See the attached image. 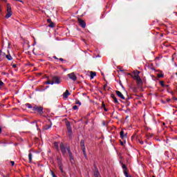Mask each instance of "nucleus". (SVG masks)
Returning <instances> with one entry per match:
<instances>
[{"mask_svg": "<svg viewBox=\"0 0 177 177\" xmlns=\"http://www.w3.org/2000/svg\"><path fill=\"white\" fill-rule=\"evenodd\" d=\"M140 74V72L139 71H135L134 75L133 76V80L136 81L137 85L139 87L143 85V81H142V78H140V76H139Z\"/></svg>", "mask_w": 177, "mask_h": 177, "instance_id": "1", "label": "nucleus"}, {"mask_svg": "<svg viewBox=\"0 0 177 177\" xmlns=\"http://www.w3.org/2000/svg\"><path fill=\"white\" fill-rule=\"evenodd\" d=\"M13 15L12 12V8L10 7V5H7V14L6 15V19H9Z\"/></svg>", "mask_w": 177, "mask_h": 177, "instance_id": "2", "label": "nucleus"}, {"mask_svg": "<svg viewBox=\"0 0 177 177\" xmlns=\"http://www.w3.org/2000/svg\"><path fill=\"white\" fill-rule=\"evenodd\" d=\"M68 77L70 78V80H72V81H77V76L74 73L68 74Z\"/></svg>", "mask_w": 177, "mask_h": 177, "instance_id": "3", "label": "nucleus"}, {"mask_svg": "<svg viewBox=\"0 0 177 177\" xmlns=\"http://www.w3.org/2000/svg\"><path fill=\"white\" fill-rule=\"evenodd\" d=\"M59 147L61 149V151L63 155L66 154V147H64V144H63V142H61Z\"/></svg>", "mask_w": 177, "mask_h": 177, "instance_id": "4", "label": "nucleus"}, {"mask_svg": "<svg viewBox=\"0 0 177 177\" xmlns=\"http://www.w3.org/2000/svg\"><path fill=\"white\" fill-rule=\"evenodd\" d=\"M66 149H67V151H68V154H69L71 162L73 164V162L74 161V158L73 157V153H71V151L70 150V147H68Z\"/></svg>", "mask_w": 177, "mask_h": 177, "instance_id": "5", "label": "nucleus"}, {"mask_svg": "<svg viewBox=\"0 0 177 177\" xmlns=\"http://www.w3.org/2000/svg\"><path fill=\"white\" fill-rule=\"evenodd\" d=\"M115 93H116L117 96H118V97H120L122 100H125V97L124 96V95L120 91H116Z\"/></svg>", "mask_w": 177, "mask_h": 177, "instance_id": "6", "label": "nucleus"}, {"mask_svg": "<svg viewBox=\"0 0 177 177\" xmlns=\"http://www.w3.org/2000/svg\"><path fill=\"white\" fill-rule=\"evenodd\" d=\"M78 22L80 26H81V27H82V28H85V27H86V24H85V21H84V20L81 19H78Z\"/></svg>", "mask_w": 177, "mask_h": 177, "instance_id": "7", "label": "nucleus"}, {"mask_svg": "<svg viewBox=\"0 0 177 177\" xmlns=\"http://www.w3.org/2000/svg\"><path fill=\"white\" fill-rule=\"evenodd\" d=\"M80 146H81V147L82 148V150H83V152H84V156H86V153H85V141H84L83 140H82L80 141Z\"/></svg>", "mask_w": 177, "mask_h": 177, "instance_id": "8", "label": "nucleus"}, {"mask_svg": "<svg viewBox=\"0 0 177 177\" xmlns=\"http://www.w3.org/2000/svg\"><path fill=\"white\" fill-rule=\"evenodd\" d=\"M53 82H54V84H59L60 83V79H59V77H55L53 79Z\"/></svg>", "mask_w": 177, "mask_h": 177, "instance_id": "9", "label": "nucleus"}, {"mask_svg": "<svg viewBox=\"0 0 177 177\" xmlns=\"http://www.w3.org/2000/svg\"><path fill=\"white\" fill-rule=\"evenodd\" d=\"M70 95V92H68V90H66V92L63 93L64 99H67Z\"/></svg>", "mask_w": 177, "mask_h": 177, "instance_id": "10", "label": "nucleus"}, {"mask_svg": "<svg viewBox=\"0 0 177 177\" xmlns=\"http://www.w3.org/2000/svg\"><path fill=\"white\" fill-rule=\"evenodd\" d=\"M120 138L121 139H124V138H127V134L124 135V131H120Z\"/></svg>", "mask_w": 177, "mask_h": 177, "instance_id": "11", "label": "nucleus"}, {"mask_svg": "<svg viewBox=\"0 0 177 177\" xmlns=\"http://www.w3.org/2000/svg\"><path fill=\"white\" fill-rule=\"evenodd\" d=\"M91 80H93V78H95V77H96V73L95 72H91Z\"/></svg>", "mask_w": 177, "mask_h": 177, "instance_id": "12", "label": "nucleus"}, {"mask_svg": "<svg viewBox=\"0 0 177 177\" xmlns=\"http://www.w3.org/2000/svg\"><path fill=\"white\" fill-rule=\"evenodd\" d=\"M67 129L69 135H71V133H73V130L71 129V127H70V125H67Z\"/></svg>", "mask_w": 177, "mask_h": 177, "instance_id": "13", "label": "nucleus"}, {"mask_svg": "<svg viewBox=\"0 0 177 177\" xmlns=\"http://www.w3.org/2000/svg\"><path fill=\"white\" fill-rule=\"evenodd\" d=\"M28 159L30 163L32 162V153H30L28 154Z\"/></svg>", "mask_w": 177, "mask_h": 177, "instance_id": "14", "label": "nucleus"}, {"mask_svg": "<svg viewBox=\"0 0 177 177\" xmlns=\"http://www.w3.org/2000/svg\"><path fill=\"white\" fill-rule=\"evenodd\" d=\"M34 110H35L36 111H39V113H41L43 109L42 107H36V108H34Z\"/></svg>", "mask_w": 177, "mask_h": 177, "instance_id": "15", "label": "nucleus"}, {"mask_svg": "<svg viewBox=\"0 0 177 177\" xmlns=\"http://www.w3.org/2000/svg\"><path fill=\"white\" fill-rule=\"evenodd\" d=\"M6 59H8V60H12L13 58L12 57V55H10V54H8L6 56Z\"/></svg>", "mask_w": 177, "mask_h": 177, "instance_id": "16", "label": "nucleus"}, {"mask_svg": "<svg viewBox=\"0 0 177 177\" xmlns=\"http://www.w3.org/2000/svg\"><path fill=\"white\" fill-rule=\"evenodd\" d=\"M124 174L126 177H129V175H128V170H124Z\"/></svg>", "mask_w": 177, "mask_h": 177, "instance_id": "17", "label": "nucleus"}, {"mask_svg": "<svg viewBox=\"0 0 177 177\" xmlns=\"http://www.w3.org/2000/svg\"><path fill=\"white\" fill-rule=\"evenodd\" d=\"M122 168H123L124 171H128V168H127V166L124 164H122Z\"/></svg>", "mask_w": 177, "mask_h": 177, "instance_id": "18", "label": "nucleus"}, {"mask_svg": "<svg viewBox=\"0 0 177 177\" xmlns=\"http://www.w3.org/2000/svg\"><path fill=\"white\" fill-rule=\"evenodd\" d=\"M94 176H95V177H100V174H99L98 171H95V172L94 173Z\"/></svg>", "mask_w": 177, "mask_h": 177, "instance_id": "19", "label": "nucleus"}, {"mask_svg": "<svg viewBox=\"0 0 177 177\" xmlns=\"http://www.w3.org/2000/svg\"><path fill=\"white\" fill-rule=\"evenodd\" d=\"M46 84L47 85H49V84L53 85V84H55V82H50V81H48V82H46Z\"/></svg>", "mask_w": 177, "mask_h": 177, "instance_id": "20", "label": "nucleus"}, {"mask_svg": "<svg viewBox=\"0 0 177 177\" xmlns=\"http://www.w3.org/2000/svg\"><path fill=\"white\" fill-rule=\"evenodd\" d=\"M59 169H60L61 172H62V173L64 172V171H63V166H62L61 164L59 165Z\"/></svg>", "mask_w": 177, "mask_h": 177, "instance_id": "21", "label": "nucleus"}, {"mask_svg": "<svg viewBox=\"0 0 177 177\" xmlns=\"http://www.w3.org/2000/svg\"><path fill=\"white\" fill-rule=\"evenodd\" d=\"M75 104H79V106H81V102H80V100H76Z\"/></svg>", "mask_w": 177, "mask_h": 177, "instance_id": "22", "label": "nucleus"}, {"mask_svg": "<svg viewBox=\"0 0 177 177\" xmlns=\"http://www.w3.org/2000/svg\"><path fill=\"white\" fill-rule=\"evenodd\" d=\"M54 146H55V147H56V149H59V143L55 142Z\"/></svg>", "mask_w": 177, "mask_h": 177, "instance_id": "23", "label": "nucleus"}, {"mask_svg": "<svg viewBox=\"0 0 177 177\" xmlns=\"http://www.w3.org/2000/svg\"><path fill=\"white\" fill-rule=\"evenodd\" d=\"M162 77H164V75H162V73H160L158 75V78H162Z\"/></svg>", "mask_w": 177, "mask_h": 177, "instance_id": "24", "label": "nucleus"}, {"mask_svg": "<svg viewBox=\"0 0 177 177\" xmlns=\"http://www.w3.org/2000/svg\"><path fill=\"white\" fill-rule=\"evenodd\" d=\"M26 106H27L28 109H32V106H31V104H27Z\"/></svg>", "mask_w": 177, "mask_h": 177, "instance_id": "25", "label": "nucleus"}, {"mask_svg": "<svg viewBox=\"0 0 177 177\" xmlns=\"http://www.w3.org/2000/svg\"><path fill=\"white\" fill-rule=\"evenodd\" d=\"M113 102L114 103H118V100H117V97H115V98H113Z\"/></svg>", "mask_w": 177, "mask_h": 177, "instance_id": "26", "label": "nucleus"}, {"mask_svg": "<svg viewBox=\"0 0 177 177\" xmlns=\"http://www.w3.org/2000/svg\"><path fill=\"white\" fill-rule=\"evenodd\" d=\"M160 84L161 86H168V85H166V86L164 85V82H160Z\"/></svg>", "mask_w": 177, "mask_h": 177, "instance_id": "27", "label": "nucleus"}, {"mask_svg": "<svg viewBox=\"0 0 177 177\" xmlns=\"http://www.w3.org/2000/svg\"><path fill=\"white\" fill-rule=\"evenodd\" d=\"M73 110H78V106L75 105L73 106Z\"/></svg>", "mask_w": 177, "mask_h": 177, "instance_id": "28", "label": "nucleus"}, {"mask_svg": "<svg viewBox=\"0 0 177 177\" xmlns=\"http://www.w3.org/2000/svg\"><path fill=\"white\" fill-rule=\"evenodd\" d=\"M51 172V175L53 177H56V176L55 175V173H53V171H50Z\"/></svg>", "mask_w": 177, "mask_h": 177, "instance_id": "29", "label": "nucleus"}, {"mask_svg": "<svg viewBox=\"0 0 177 177\" xmlns=\"http://www.w3.org/2000/svg\"><path fill=\"white\" fill-rule=\"evenodd\" d=\"M48 27L53 28V22L50 23V24L48 26Z\"/></svg>", "mask_w": 177, "mask_h": 177, "instance_id": "30", "label": "nucleus"}, {"mask_svg": "<svg viewBox=\"0 0 177 177\" xmlns=\"http://www.w3.org/2000/svg\"><path fill=\"white\" fill-rule=\"evenodd\" d=\"M111 97H112V99H114L115 98V95H114V94H111Z\"/></svg>", "mask_w": 177, "mask_h": 177, "instance_id": "31", "label": "nucleus"}, {"mask_svg": "<svg viewBox=\"0 0 177 177\" xmlns=\"http://www.w3.org/2000/svg\"><path fill=\"white\" fill-rule=\"evenodd\" d=\"M47 21L50 24L52 23V20L50 19H47Z\"/></svg>", "mask_w": 177, "mask_h": 177, "instance_id": "32", "label": "nucleus"}, {"mask_svg": "<svg viewBox=\"0 0 177 177\" xmlns=\"http://www.w3.org/2000/svg\"><path fill=\"white\" fill-rule=\"evenodd\" d=\"M2 85H3V83L2 81H0V87L2 86Z\"/></svg>", "mask_w": 177, "mask_h": 177, "instance_id": "33", "label": "nucleus"}, {"mask_svg": "<svg viewBox=\"0 0 177 177\" xmlns=\"http://www.w3.org/2000/svg\"><path fill=\"white\" fill-rule=\"evenodd\" d=\"M10 163H11V165H12V167H13V165H15V162L11 161Z\"/></svg>", "mask_w": 177, "mask_h": 177, "instance_id": "34", "label": "nucleus"}, {"mask_svg": "<svg viewBox=\"0 0 177 177\" xmlns=\"http://www.w3.org/2000/svg\"><path fill=\"white\" fill-rule=\"evenodd\" d=\"M15 1H17L18 2H21V3H23V1L21 0H15Z\"/></svg>", "mask_w": 177, "mask_h": 177, "instance_id": "35", "label": "nucleus"}, {"mask_svg": "<svg viewBox=\"0 0 177 177\" xmlns=\"http://www.w3.org/2000/svg\"><path fill=\"white\" fill-rule=\"evenodd\" d=\"M13 68H16V64L12 65Z\"/></svg>", "mask_w": 177, "mask_h": 177, "instance_id": "36", "label": "nucleus"}, {"mask_svg": "<svg viewBox=\"0 0 177 177\" xmlns=\"http://www.w3.org/2000/svg\"><path fill=\"white\" fill-rule=\"evenodd\" d=\"M60 62H63L64 59L63 58H59Z\"/></svg>", "mask_w": 177, "mask_h": 177, "instance_id": "37", "label": "nucleus"}, {"mask_svg": "<svg viewBox=\"0 0 177 177\" xmlns=\"http://www.w3.org/2000/svg\"><path fill=\"white\" fill-rule=\"evenodd\" d=\"M120 71H121L122 73H124V70L122 69H120Z\"/></svg>", "mask_w": 177, "mask_h": 177, "instance_id": "38", "label": "nucleus"}, {"mask_svg": "<svg viewBox=\"0 0 177 177\" xmlns=\"http://www.w3.org/2000/svg\"><path fill=\"white\" fill-rule=\"evenodd\" d=\"M171 95H174V91L170 92Z\"/></svg>", "mask_w": 177, "mask_h": 177, "instance_id": "39", "label": "nucleus"}, {"mask_svg": "<svg viewBox=\"0 0 177 177\" xmlns=\"http://www.w3.org/2000/svg\"><path fill=\"white\" fill-rule=\"evenodd\" d=\"M2 132V129H0V133Z\"/></svg>", "mask_w": 177, "mask_h": 177, "instance_id": "40", "label": "nucleus"}, {"mask_svg": "<svg viewBox=\"0 0 177 177\" xmlns=\"http://www.w3.org/2000/svg\"><path fill=\"white\" fill-rule=\"evenodd\" d=\"M174 100H177V98L176 97H174Z\"/></svg>", "mask_w": 177, "mask_h": 177, "instance_id": "41", "label": "nucleus"}, {"mask_svg": "<svg viewBox=\"0 0 177 177\" xmlns=\"http://www.w3.org/2000/svg\"><path fill=\"white\" fill-rule=\"evenodd\" d=\"M122 146L124 145V142H121Z\"/></svg>", "mask_w": 177, "mask_h": 177, "instance_id": "42", "label": "nucleus"}, {"mask_svg": "<svg viewBox=\"0 0 177 177\" xmlns=\"http://www.w3.org/2000/svg\"><path fill=\"white\" fill-rule=\"evenodd\" d=\"M2 74H3V75H5L6 73H3Z\"/></svg>", "mask_w": 177, "mask_h": 177, "instance_id": "43", "label": "nucleus"}, {"mask_svg": "<svg viewBox=\"0 0 177 177\" xmlns=\"http://www.w3.org/2000/svg\"><path fill=\"white\" fill-rule=\"evenodd\" d=\"M2 1H3L4 2H6V0H2Z\"/></svg>", "mask_w": 177, "mask_h": 177, "instance_id": "44", "label": "nucleus"}, {"mask_svg": "<svg viewBox=\"0 0 177 177\" xmlns=\"http://www.w3.org/2000/svg\"><path fill=\"white\" fill-rule=\"evenodd\" d=\"M54 59H57V57H54Z\"/></svg>", "mask_w": 177, "mask_h": 177, "instance_id": "45", "label": "nucleus"}, {"mask_svg": "<svg viewBox=\"0 0 177 177\" xmlns=\"http://www.w3.org/2000/svg\"><path fill=\"white\" fill-rule=\"evenodd\" d=\"M34 45H35V42L33 44V46H34Z\"/></svg>", "mask_w": 177, "mask_h": 177, "instance_id": "46", "label": "nucleus"}, {"mask_svg": "<svg viewBox=\"0 0 177 177\" xmlns=\"http://www.w3.org/2000/svg\"><path fill=\"white\" fill-rule=\"evenodd\" d=\"M1 50H0V53H1Z\"/></svg>", "mask_w": 177, "mask_h": 177, "instance_id": "47", "label": "nucleus"}]
</instances>
